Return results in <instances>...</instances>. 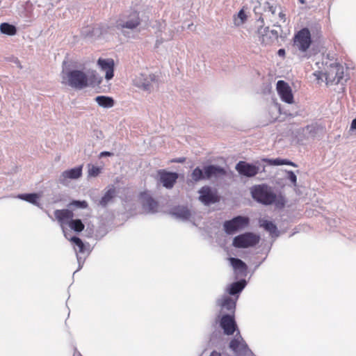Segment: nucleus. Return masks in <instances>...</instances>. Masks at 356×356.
I'll return each mask as SVG.
<instances>
[{
    "label": "nucleus",
    "mask_w": 356,
    "mask_h": 356,
    "mask_svg": "<svg viewBox=\"0 0 356 356\" xmlns=\"http://www.w3.org/2000/svg\"><path fill=\"white\" fill-rule=\"evenodd\" d=\"M251 194L254 200L263 204H275L280 208L284 207V197L282 195H277L267 185L262 184L252 187Z\"/></svg>",
    "instance_id": "1"
},
{
    "label": "nucleus",
    "mask_w": 356,
    "mask_h": 356,
    "mask_svg": "<svg viewBox=\"0 0 356 356\" xmlns=\"http://www.w3.org/2000/svg\"><path fill=\"white\" fill-rule=\"evenodd\" d=\"M68 225L72 230L76 232H81L85 228V225L79 219L73 220L72 218V220L69 222Z\"/></svg>",
    "instance_id": "27"
},
{
    "label": "nucleus",
    "mask_w": 356,
    "mask_h": 356,
    "mask_svg": "<svg viewBox=\"0 0 356 356\" xmlns=\"http://www.w3.org/2000/svg\"><path fill=\"white\" fill-rule=\"evenodd\" d=\"M245 284L246 282L245 280L234 282L230 285L228 292L231 295L237 294L244 289Z\"/></svg>",
    "instance_id": "24"
},
{
    "label": "nucleus",
    "mask_w": 356,
    "mask_h": 356,
    "mask_svg": "<svg viewBox=\"0 0 356 356\" xmlns=\"http://www.w3.org/2000/svg\"><path fill=\"white\" fill-rule=\"evenodd\" d=\"M70 241L75 244V245H76L75 250L76 252H78L79 253H84L85 252V250H86L85 245H84L83 241L79 237L73 236L71 238Z\"/></svg>",
    "instance_id": "29"
},
{
    "label": "nucleus",
    "mask_w": 356,
    "mask_h": 356,
    "mask_svg": "<svg viewBox=\"0 0 356 356\" xmlns=\"http://www.w3.org/2000/svg\"><path fill=\"white\" fill-rule=\"evenodd\" d=\"M88 177H95L98 176L102 172V168L95 166L92 164H88Z\"/></svg>",
    "instance_id": "32"
},
{
    "label": "nucleus",
    "mask_w": 356,
    "mask_h": 356,
    "mask_svg": "<svg viewBox=\"0 0 356 356\" xmlns=\"http://www.w3.org/2000/svg\"><path fill=\"white\" fill-rule=\"evenodd\" d=\"M157 173L160 182L166 188H172L178 178L177 173L167 172L165 170H159Z\"/></svg>",
    "instance_id": "11"
},
{
    "label": "nucleus",
    "mask_w": 356,
    "mask_h": 356,
    "mask_svg": "<svg viewBox=\"0 0 356 356\" xmlns=\"http://www.w3.org/2000/svg\"><path fill=\"white\" fill-rule=\"evenodd\" d=\"M314 76L316 78L318 81H323V78H325V73H323L320 71H316L314 73Z\"/></svg>",
    "instance_id": "35"
},
{
    "label": "nucleus",
    "mask_w": 356,
    "mask_h": 356,
    "mask_svg": "<svg viewBox=\"0 0 356 356\" xmlns=\"http://www.w3.org/2000/svg\"><path fill=\"white\" fill-rule=\"evenodd\" d=\"M225 170L219 166L210 165L204 168V176L207 179L225 175Z\"/></svg>",
    "instance_id": "19"
},
{
    "label": "nucleus",
    "mask_w": 356,
    "mask_h": 356,
    "mask_svg": "<svg viewBox=\"0 0 356 356\" xmlns=\"http://www.w3.org/2000/svg\"><path fill=\"white\" fill-rule=\"evenodd\" d=\"M287 179L291 181L293 186H296L297 177L293 171H287Z\"/></svg>",
    "instance_id": "34"
},
{
    "label": "nucleus",
    "mask_w": 356,
    "mask_h": 356,
    "mask_svg": "<svg viewBox=\"0 0 356 356\" xmlns=\"http://www.w3.org/2000/svg\"><path fill=\"white\" fill-rule=\"evenodd\" d=\"M18 197L20 199L32 203L33 204H38L37 200L38 199V195L36 193L21 194Z\"/></svg>",
    "instance_id": "28"
},
{
    "label": "nucleus",
    "mask_w": 356,
    "mask_h": 356,
    "mask_svg": "<svg viewBox=\"0 0 356 356\" xmlns=\"http://www.w3.org/2000/svg\"><path fill=\"white\" fill-rule=\"evenodd\" d=\"M236 170L240 175L250 177L255 176L259 172V167L241 161L236 164Z\"/></svg>",
    "instance_id": "10"
},
{
    "label": "nucleus",
    "mask_w": 356,
    "mask_h": 356,
    "mask_svg": "<svg viewBox=\"0 0 356 356\" xmlns=\"http://www.w3.org/2000/svg\"><path fill=\"white\" fill-rule=\"evenodd\" d=\"M278 39V34L276 31L264 29V33H262L259 38L260 44L263 46L272 45Z\"/></svg>",
    "instance_id": "17"
},
{
    "label": "nucleus",
    "mask_w": 356,
    "mask_h": 356,
    "mask_svg": "<svg viewBox=\"0 0 356 356\" xmlns=\"http://www.w3.org/2000/svg\"><path fill=\"white\" fill-rule=\"evenodd\" d=\"M143 88H144L145 90H147V89L149 88H148V85H144V86H143Z\"/></svg>",
    "instance_id": "44"
},
{
    "label": "nucleus",
    "mask_w": 356,
    "mask_h": 356,
    "mask_svg": "<svg viewBox=\"0 0 356 356\" xmlns=\"http://www.w3.org/2000/svg\"><path fill=\"white\" fill-rule=\"evenodd\" d=\"M115 188L113 186L111 187L100 200L99 204L106 207L115 196Z\"/></svg>",
    "instance_id": "21"
},
{
    "label": "nucleus",
    "mask_w": 356,
    "mask_h": 356,
    "mask_svg": "<svg viewBox=\"0 0 356 356\" xmlns=\"http://www.w3.org/2000/svg\"><path fill=\"white\" fill-rule=\"evenodd\" d=\"M218 305L221 307L222 310H226L232 313H234L236 308V301L229 296H224L218 300Z\"/></svg>",
    "instance_id": "18"
},
{
    "label": "nucleus",
    "mask_w": 356,
    "mask_h": 356,
    "mask_svg": "<svg viewBox=\"0 0 356 356\" xmlns=\"http://www.w3.org/2000/svg\"><path fill=\"white\" fill-rule=\"evenodd\" d=\"M312 44L311 33L308 29L304 28L296 33L293 38V46L300 51H306Z\"/></svg>",
    "instance_id": "5"
},
{
    "label": "nucleus",
    "mask_w": 356,
    "mask_h": 356,
    "mask_svg": "<svg viewBox=\"0 0 356 356\" xmlns=\"http://www.w3.org/2000/svg\"><path fill=\"white\" fill-rule=\"evenodd\" d=\"M140 24L139 13L136 10H132L129 14L120 18L116 22V26L119 29H134L138 27Z\"/></svg>",
    "instance_id": "4"
},
{
    "label": "nucleus",
    "mask_w": 356,
    "mask_h": 356,
    "mask_svg": "<svg viewBox=\"0 0 356 356\" xmlns=\"http://www.w3.org/2000/svg\"><path fill=\"white\" fill-rule=\"evenodd\" d=\"M0 31L8 35H14L17 33L16 27L12 24L4 22L0 25Z\"/></svg>",
    "instance_id": "25"
},
{
    "label": "nucleus",
    "mask_w": 356,
    "mask_h": 356,
    "mask_svg": "<svg viewBox=\"0 0 356 356\" xmlns=\"http://www.w3.org/2000/svg\"><path fill=\"white\" fill-rule=\"evenodd\" d=\"M238 17L241 19V22L243 23L246 19V15L243 10H241L238 13Z\"/></svg>",
    "instance_id": "36"
},
{
    "label": "nucleus",
    "mask_w": 356,
    "mask_h": 356,
    "mask_svg": "<svg viewBox=\"0 0 356 356\" xmlns=\"http://www.w3.org/2000/svg\"><path fill=\"white\" fill-rule=\"evenodd\" d=\"M279 17L281 19V20H282L283 22H285V20H286L285 14L283 12L281 11L279 13Z\"/></svg>",
    "instance_id": "38"
},
{
    "label": "nucleus",
    "mask_w": 356,
    "mask_h": 356,
    "mask_svg": "<svg viewBox=\"0 0 356 356\" xmlns=\"http://www.w3.org/2000/svg\"><path fill=\"white\" fill-rule=\"evenodd\" d=\"M62 83L76 90H82L90 85V79L82 70H72L62 72Z\"/></svg>",
    "instance_id": "2"
},
{
    "label": "nucleus",
    "mask_w": 356,
    "mask_h": 356,
    "mask_svg": "<svg viewBox=\"0 0 356 356\" xmlns=\"http://www.w3.org/2000/svg\"><path fill=\"white\" fill-rule=\"evenodd\" d=\"M350 129L355 130L356 129V118L354 119L350 124Z\"/></svg>",
    "instance_id": "37"
},
{
    "label": "nucleus",
    "mask_w": 356,
    "mask_h": 356,
    "mask_svg": "<svg viewBox=\"0 0 356 356\" xmlns=\"http://www.w3.org/2000/svg\"><path fill=\"white\" fill-rule=\"evenodd\" d=\"M260 225L262 227H264L266 231H268L272 236L278 235L277 227L271 221H268L267 220H262L260 221Z\"/></svg>",
    "instance_id": "23"
},
{
    "label": "nucleus",
    "mask_w": 356,
    "mask_h": 356,
    "mask_svg": "<svg viewBox=\"0 0 356 356\" xmlns=\"http://www.w3.org/2000/svg\"><path fill=\"white\" fill-rule=\"evenodd\" d=\"M277 90L282 101L291 104L293 102V95L291 87L284 81H278Z\"/></svg>",
    "instance_id": "9"
},
{
    "label": "nucleus",
    "mask_w": 356,
    "mask_h": 356,
    "mask_svg": "<svg viewBox=\"0 0 356 356\" xmlns=\"http://www.w3.org/2000/svg\"><path fill=\"white\" fill-rule=\"evenodd\" d=\"M97 64L100 69L105 72V78L106 80H111L114 76V60L112 58H99Z\"/></svg>",
    "instance_id": "13"
},
{
    "label": "nucleus",
    "mask_w": 356,
    "mask_h": 356,
    "mask_svg": "<svg viewBox=\"0 0 356 356\" xmlns=\"http://www.w3.org/2000/svg\"><path fill=\"white\" fill-rule=\"evenodd\" d=\"M70 205L85 209L88 207V203L86 201L74 200L70 204Z\"/></svg>",
    "instance_id": "33"
},
{
    "label": "nucleus",
    "mask_w": 356,
    "mask_h": 356,
    "mask_svg": "<svg viewBox=\"0 0 356 356\" xmlns=\"http://www.w3.org/2000/svg\"><path fill=\"white\" fill-rule=\"evenodd\" d=\"M220 324L223 329L224 333L227 335L233 334L237 328L234 315H223L220 319Z\"/></svg>",
    "instance_id": "12"
},
{
    "label": "nucleus",
    "mask_w": 356,
    "mask_h": 356,
    "mask_svg": "<svg viewBox=\"0 0 356 356\" xmlns=\"http://www.w3.org/2000/svg\"><path fill=\"white\" fill-rule=\"evenodd\" d=\"M343 77V67L339 63H332L325 72L326 84H338Z\"/></svg>",
    "instance_id": "8"
},
{
    "label": "nucleus",
    "mask_w": 356,
    "mask_h": 356,
    "mask_svg": "<svg viewBox=\"0 0 356 356\" xmlns=\"http://www.w3.org/2000/svg\"><path fill=\"white\" fill-rule=\"evenodd\" d=\"M190 216V212L188 211V210H186L184 211V213L182 215V216L185 218H188Z\"/></svg>",
    "instance_id": "42"
},
{
    "label": "nucleus",
    "mask_w": 356,
    "mask_h": 356,
    "mask_svg": "<svg viewBox=\"0 0 356 356\" xmlns=\"http://www.w3.org/2000/svg\"><path fill=\"white\" fill-rule=\"evenodd\" d=\"M229 260L234 270H238L241 272L246 270L247 266L242 260L233 257L229 258Z\"/></svg>",
    "instance_id": "26"
},
{
    "label": "nucleus",
    "mask_w": 356,
    "mask_h": 356,
    "mask_svg": "<svg viewBox=\"0 0 356 356\" xmlns=\"http://www.w3.org/2000/svg\"><path fill=\"white\" fill-rule=\"evenodd\" d=\"M268 163L270 164V165H291V166H296V165L290 161H288L286 159H269L268 160Z\"/></svg>",
    "instance_id": "30"
},
{
    "label": "nucleus",
    "mask_w": 356,
    "mask_h": 356,
    "mask_svg": "<svg viewBox=\"0 0 356 356\" xmlns=\"http://www.w3.org/2000/svg\"><path fill=\"white\" fill-rule=\"evenodd\" d=\"M82 175V166L72 168L70 170L63 172L61 177L63 180L67 179H76Z\"/></svg>",
    "instance_id": "20"
},
{
    "label": "nucleus",
    "mask_w": 356,
    "mask_h": 356,
    "mask_svg": "<svg viewBox=\"0 0 356 356\" xmlns=\"http://www.w3.org/2000/svg\"><path fill=\"white\" fill-rule=\"evenodd\" d=\"M101 82H102V79H99V80H98V81H97V83H100Z\"/></svg>",
    "instance_id": "46"
},
{
    "label": "nucleus",
    "mask_w": 356,
    "mask_h": 356,
    "mask_svg": "<svg viewBox=\"0 0 356 356\" xmlns=\"http://www.w3.org/2000/svg\"><path fill=\"white\" fill-rule=\"evenodd\" d=\"M191 178H192L193 181L197 182L201 179H204L205 176H204V174H203L202 170L199 167H197L192 172Z\"/></svg>",
    "instance_id": "31"
},
{
    "label": "nucleus",
    "mask_w": 356,
    "mask_h": 356,
    "mask_svg": "<svg viewBox=\"0 0 356 356\" xmlns=\"http://www.w3.org/2000/svg\"><path fill=\"white\" fill-rule=\"evenodd\" d=\"M112 155V153L109 152H101L100 154V156H110Z\"/></svg>",
    "instance_id": "39"
},
{
    "label": "nucleus",
    "mask_w": 356,
    "mask_h": 356,
    "mask_svg": "<svg viewBox=\"0 0 356 356\" xmlns=\"http://www.w3.org/2000/svg\"><path fill=\"white\" fill-rule=\"evenodd\" d=\"M277 54L280 56H285V50L284 49H280L278 50Z\"/></svg>",
    "instance_id": "40"
},
{
    "label": "nucleus",
    "mask_w": 356,
    "mask_h": 356,
    "mask_svg": "<svg viewBox=\"0 0 356 356\" xmlns=\"http://www.w3.org/2000/svg\"><path fill=\"white\" fill-rule=\"evenodd\" d=\"M209 356H221V354L216 350H213Z\"/></svg>",
    "instance_id": "41"
},
{
    "label": "nucleus",
    "mask_w": 356,
    "mask_h": 356,
    "mask_svg": "<svg viewBox=\"0 0 356 356\" xmlns=\"http://www.w3.org/2000/svg\"><path fill=\"white\" fill-rule=\"evenodd\" d=\"M260 237L252 232H245L234 237L232 245L237 248H248L259 243Z\"/></svg>",
    "instance_id": "3"
},
{
    "label": "nucleus",
    "mask_w": 356,
    "mask_h": 356,
    "mask_svg": "<svg viewBox=\"0 0 356 356\" xmlns=\"http://www.w3.org/2000/svg\"><path fill=\"white\" fill-rule=\"evenodd\" d=\"M141 203L143 208L148 211L154 213L158 209V202L155 201L149 194L147 193H142L140 194Z\"/></svg>",
    "instance_id": "15"
},
{
    "label": "nucleus",
    "mask_w": 356,
    "mask_h": 356,
    "mask_svg": "<svg viewBox=\"0 0 356 356\" xmlns=\"http://www.w3.org/2000/svg\"><path fill=\"white\" fill-rule=\"evenodd\" d=\"M249 222L250 220L248 217L238 216L230 220L225 221L223 227L227 234H232L246 227L249 225Z\"/></svg>",
    "instance_id": "6"
},
{
    "label": "nucleus",
    "mask_w": 356,
    "mask_h": 356,
    "mask_svg": "<svg viewBox=\"0 0 356 356\" xmlns=\"http://www.w3.org/2000/svg\"><path fill=\"white\" fill-rule=\"evenodd\" d=\"M229 348L236 356H248L251 350L239 332L229 343Z\"/></svg>",
    "instance_id": "7"
},
{
    "label": "nucleus",
    "mask_w": 356,
    "mask_h": 356,
    "mask_svg": "<svg viewBox=\"0 0 356 356\" xmlns=\"http://www.w3.org/2000/svg\"><path fill=\"white\" fill-rule=\"evenodd\" d=\"M185 161L184 158H179L178 159L173 160L172 162L182 163Z\"/></svg>",
    "instance_id": "43"
},
{
    "label": "nucleus",
    "mask_w": 356,
    "mask_h": 356,
    "mask_svg": "<svg viewBox=\"0 0 356 356\" xmlns=\"http://www.w3.org/2000/svg\"><path fill=\"white\" fill-rule=\"evenodd\" d=\"M54 216L60 225L64 228L65 225H69V222L74 217V213L69 209H56L54 211Z\"/></svg>",
    "instance_id": "16"
},
{
    "label": "nucleus",
    "mask_w": 356,
    "mask_h": 356,
    "mask_svg": "<svg viewBox=\"0 0 356 356\" xmlns=\"http://www.w3.org/2000/svg\"><path fill=\"white\" fill-rule=\"evenodd\" d=\"M200 200L205 204L216 203L219 201V197L209 186H203L199 191Z\"/></svg>",
    "instance_id": "14"
},
{
    "label": "nucleus",
    "mask_w": 356,
    "mask_h": 356,
    "mask_svg": "<svg viewBox=\"0 0 356 356\" xmlns=\"http://www.w3.org/2000/svg\"><path fill=\"white\" fill-rule=\"evenodd\" d=\"M95 101L100 106L104 108H111L114 106V100L110 97L97 96Z\"/></svg>",
    "instance_id": "22"
},
{
    "label": "nucleus",
    "mask_w": 356,
    "mask_h": 356,
    "mask_svg": "<svg viewBox=\"0 0 356 356\" xmlns=\"http://www.w3.org/2000/svg\"><path fill=\"white\" fill-rule=\"evenodd\" d=\"M270 9L272 11V13L274 14L275 13V10H273V6L270 7Z\"/></svg>",
    "instance_id": "45"
}]
</instances>
